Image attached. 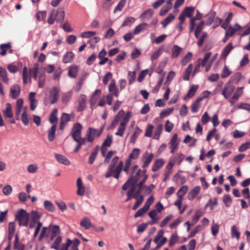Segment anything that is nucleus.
<instances>
[{
	"mask_svg": "<svg viewBox=\"0 0 250 250\" xmlns=\"http://www.w3.org/2000/svg\"><path fill=\"white\" fill-rule=\"evenodd\" d=\"M65 17V12L62 8H59L56 11L54 9L51 11L49 14L47 22L49 24H52L54 23V21L58 22H62Z\"/></svg>",
	"mask_w": 250,
	"mask_h": 250,
	"instance_id": "obj_1",
	"label": "nucleus"
},
{
	"mask_svg": "<svg viewBox=\"0 0 250 250\" xmlns=\"http://www.w3.org/2000/svg\"><path fill=\"white\" fill-rule=\"evenodd\" d=\"M15 219L20 226L27 227L30 219V214L25 210L21 209L15 214Z\"/></svg>",
	"mask_w": 250,
	"mask_h": 250,
	"instance_id": "obj_2",
	"label": "nucleus"
},
{
	"mask_svg": "<svg viewBox=\"0 0 250 250\" xmlns=\"http://www.w3.org/2000/svg\"><path fill=\"white\" fill-rule=\"evenodd\" d=\"M60 89L56 86L52 87L49 90V95L44 98V104L47 105L48 104H54L59 98Z\"/></svg>",
	"mask_w": 250,
	"mask_h": 250,
	"instance_id": "obj_3",
	"label": "nucleus"
},
{
	"mask_svg": "<svg viewBox=\"0 0 250 250\" xmlns=\"http://www.w3.org/2000/svg\"><path fill=\"white\" fill-rule=\"evenodd\" d=\"M131 113L130 112H128L126 113L125 115L124 116L120 123L118 131L115 133L116 135L120 137L123 136L125 130V126L128 122L131 117Z\"/></svg>",
	"mask_w": 250,
	"mask_h": 250,
	"instance_id": "obj_4",
	"label": "nucleus"
},
{
	"mask_svg": "<svg viewBox=\"0 0 250 250\" xmlns=\"http://www.w3.org/2000/svg\"><path fill=\"white\" fill-rule=\"evenodd\" d=\"M103 132V128H101L99 130L97 129L89 127L85 134V138L87 142L92 143L94 140L95 137H99L101 136Z\"/></svg>",
	"mask_w": 250,
	"mask_h": 250,
	"instance_id": "obj_5",
	"label": "nucleus"
},
{
	"mask_svg": "<svg viewBox=\"0 0 250 250\" xmlns=\"http://www.w3.org/2000/svg\"><path fill=\"white\" fill-rule=\"evenodd\" d=\"M3 114L5 119H8V121L11 124H14L15 123L13 119V113L12 111V105L9 103H7L5 104V109L2 111Z\"/></svg>",
	"mask_w": 250,
	"mask_h": 250,
	"instance_id": "obj_6",
	"label": "nucleus"
},
{
	"mask_svg": "<svg viewBox=\"0 0 250 250\" xmlns=\"http://www.w3.org/2000/svg\"><path fill=\"white\" fill-rule=\"evenodd\" d=\"M82 128L83 126L79 123L74 124L71 130V135L73 139L82 138Z\"/></svg>",
	"mask_w": 250,
	"mask_h": 250,
	"instance_id": "obj_7",
	"label": "nucleus"
},
{
	"mask_svg": "<svg viewBox=\"0 0 250 250\" xmlns=\"http://www.w3.org/2000/svg\"><path fill=\"white\" fill-rule=\"evenodd\" d=\"M235 87L233 85L230 84H226L222 91V94L225 99H227L230 97Z\"/></svg>",
	"mask_w": 250,
	"mask_h": 250,
	"instance_id": "obj_8",
	"label": "nucleus"
},
{
	"mask_svg": "<svg viewBox=\"0 0 250 250\" xmlns=\"http://www.w3.org/2000/svg\"><path fill=\"white\" fill-rule=\"evenodd\" d=\"M119 160V157L118 156H116L113 158L111 161V164H110L108 167V171L105 175V177L106 178H109L111 176H113L114 173V168L117 163H118Z\"/></svg>",
	"mask_w": 250,
	"mask_h": 250,
	"instance_id": "obj_9",
	"label": "nucleus"
},
{
	"mask_svg": "<svg viewBox=\"0 0 250 250\" xmlns=\"http://www.w3.org/2000/svg\"><path fill=\"white\" fill-rule=\"evenodd\" d=\"M108 90L110 92L109 94H112L113 96H115L118 97L119 94V91L118 88L116 86V82L114 80H112L108 86Z\"/></svg>",
	"mask_w": 250,
	"mask_h": 250,
	"instance_id": "obj_10",
	"label": "nucleus"
},
{
	"mask_svg": "<svg viewBox=\"0 0 250 250\" xmlns=\"http://www.w3.org/2000/svg\"><path fill=\"white\" fill-rule=\"evenodd\" d=\"M51 232L50 240H53L55 237H57L60 233V227L58 225H50L49 227Z\"/></svg>",
	"mask_w": 250,
	"mask_h": 250,
	"instance_id": "obj_11",
	"label": "nucleus"
},
{
	"mask_svg": "<svg viewBox=\"0 0 250 250\" xmlns=\"http://www.w3.org/2000/svg\"><path fill=\"white\" fill-rule=\"evenodd\" d=\"M243 87H238L236 91L232 96V98L229 100V102L230 103L231 105H233L236 100H237L238 98L241 96V95L243 93Z\"/></svg>",
	"mask_w": 250,
	"mask_h": 250,
	"instance_id": "obj_12",
	"label": "nucleus"
},
{
	"mask_svg": "<svg viewBox=\"0 0 250 250\" xmlns=\"http://www.w3.org/2000/svg\"><path fill=\"white\" fill-rule=\"evenodd\" d=\"M20 87L19 85L15 84L13 85L10 88V94L13 99L17 98L20 93Z\"/></svg>",
	"mask_w": 250,
	"mask_h": 250,
	"instance_id": "obj_13",
	"label": "nucleus"
},
{
	"mask_svg": "<svg viewBox=\"0 0 250 250\" xmlns=\"http://www.w3.org/2000/svg\"><path fill=\"white\" fill-rule=\"evenodd\" d=\"M80 225L85 229H88L92 226V224L88 217H83L80 223Z\"/></svg>",
	"mask_w": 250,
	"mask_h": 250,
	"instance_id": "obj_14",
	"label": "nucleus"
},
{
	"mask_svg": "<svg viewBox=\"0 0 250 250\" xmlns=\"http://www.w3.org/2000/svg\"><path fill=\"white\" fill-rule=\"evenodd\" d=\"M86 97L84 95H80L79 99L78 111H81L84 109L86 105Z\"/></svg>",
	"mask_w": 250,
	"mask_h": 250,
	"instance_id": "obj_15",
	"label": "nucleus"
},
{
	"mask_svg": "<svg viewBox=\"0 0 250 250\" xmlns=\"http://www.w3.org/2000/svg\"><path fill=\"white\" fill-rule=\"evenodd\" d=\"M141 171V169L137 170L135 175H132L128 179V182H130L131 183V187L135 186V189L136 188V184L138 179H139Z\"/></svg>",
	"mask_w": 250,
	"mask_h": 250,
	"instance_id": "obj_16",
	"label": "nucleus"
},
{
	"mask_svg": "<svg viewBox=\"0 0 250 250\" xmlns=\"http://www.w3.org/2000/svg\"><path fill=\"white\" fill-rule=\"evenodd\" d=\"M77 187L78 188L77 194L80 196H83L84 193L85 189L82 180L80 178H78L77 180Z\"/></svg>",
	"mask_w": 250,
	"mask_h": 250,
	"instance_id": "obj_17",
	"label": "nucleus"
},
{
	"mask_svg": "<svg viewBox=\"0 0 250 250\" xmlns=\"http://www.w3.org/2000/svg\"><path fill=\"white\" fill-rule=\"evenodd\" d=\"M216 13L214 11H210L205 17L207 18L206 24L210 25L215 20Z\"/></svg>",
	"mask_w": 250,
	"mask_h": 250,
	"instance_id": "obj_18",
	"label": "nucleus"
},
{
	"mask_svg": "<svg viewBox=\"0 0 250 250\" xmlns=\"http://www.w3.org/2000/svg\"><path fill=\"white\" fill-rule=\"evenodd\" d=\"M57 128V125H53L49 129L47 133V138L50 142H52L55 137V133Z\"/></svg>",
	"mask_w": 250,
	"mask_h": 250,
	"instance_id": "obj_19",
	"label": "nucleus"
},
{
	"mask_svg": "<svg viewBox=\"0 0 250 250\" xmlns=\"http://www.w3.org/2000/svg\"><path fill=\"white\" fill-rule=\"evenodd\" d=\"M15 232V225L14 222H10L8 225V236L9 241H11Z\"/></svg>",
	"mask_w": 250,
	"mask_h": 250,
	"instance_id": "obj_20",
	"label": "nucleus"
},
{
	"mask_svg": "<svg viewBox=\"0 0 250 250\" xmlns=\"http://www.w3.org/2000/svg\"><path fill=\"white\" fill-rule=\"evenodd\" d=\"M233 48V46L231 43L228 44L223 50L221 54V57L223 59H225Z\"/></svg>",
	"mask_w": 250,
	"mask_h": 250,
	"instance_id": "obj_21",
	"label": "nucleus"
},
{
	"mask_svg": "<svg viewBox=\"0 0 250 250\" xmlns=\"http://www.w3.org/2000/svg\"><path fill=\"white\" fill-rule=\"evenodd\" d=\"M55 158L59 163L65 166H68L70 164L69 160L66 157L62 155L56 154H55Z\"/></svg>",
	"mask_w": 250,
	"mask_h": 250,
	"instance_id": "obj_22",
	"label": "nucleus"
},
{
	"mask_svg": "<svg viewBox=\"0 0 250 250\" xmlns=\"http://www.w3.org/2000/svg\"><path fill=\"white\" fill-rule=\"evenodd\" d=\"M75 55L72 52H67L63 57L62 62L64 63L71 62L74 58Z\"/></svg>",
	"mask_w": 250,
	"mask_h": 250,
	"instance_id": "obj_23",
	"label": "nucleus"
},
{
	"mask_svg": "<svg viewBox=\"0 0 250 250\" xmlns=\"http://www.w3.org/2000/svg\"><path fill=\"white\" fill-rule=\"evenodd\" d=\"M203 100V98H198L192 104L191 111L193 113L198 112L199 108L201 106V102Z\"/></svg>",
	"mask_w": 250,
	"mask_h": 250,
	"instance_id": "obj_24",
	"label": "nucleus"
},
{
	"mask_svg": "<svg viewBox=\"0 0 250 250\" xmlns=\"http://www.w3.org/2000/svg\"><path fill=\"white\" fill-rule=\"evenodd\" d=\"M183 51V48L179 47L177 45H175L172 48V52L171 57L172 58H177L181 52Z\"/></svg>",
	"mask_w": 250,
	"mask_h": 250,
	"instance_id": "obj_25",
	"label": "nucleus"
},
{
	"mask_svg": "<svg viewBox=\"0 0 250 250\" xmlns=\"http://www.w3.org/2000/svg\"><path fill=\"white\" fill-rule=\"evenodd\" d=\"M211 55V52L206 53L203 59L199 58L197 60L196 63H200L201 66L204 67L206 65Z\"/></svg>",
	"mask_w": 250,
	"mask_h": 250,
	"instance_id": "obj_26",
	"label": "nucleus"
},
{
	"mask_svg": "<svg viewBox=\"0 0 250 250\" xmlns=\"http://www.w3.org/2000/svg\"><path fill=\"white\" fill-rule=\"evenodd\" d=\"M200 191V187L196 186L192 189L188 194V198L189 200H193L199 193Z\"/></svg>",
	"mask_w": 250,
	"mask_h": 250,
	"instance_id": "obj_27",
	"label": "nucleus"
},
{
	"mask_svg": "<svg viewBox=\"0 0 250 250\" xmlns=\"http://www.w3.org/2000/svg\"><path fill=\"white\" fill-rule=\"evenodd\" d=\"M141 132L142 130H141L138 126H137L135 128V129L132 135L130 137V142L132 144H135L137 138Z\"/></svg>",
	"mask_w": 250,
	"mask_h": 250,
	"instance_id": "obj_28",
	"label": "nucleus"
},
{
	"mask_svg": "<svg viewBox=\"0 0 250 250\" xmlns=\"http://www.w3.org/2000/svg\"><path fill=\"white\" fill-rule=\"evenodd\" d=\"M43 206L45 209L50 212H54L55 208L53 203L48 200H45L43 202Z\"/></svg>",
	"mask_w": 250,
	"mask_h": 250,
	"instance_id": "obj_29",
	"label": "nucleus"
},
{
	"mask_svg": "<svg viewBox=\"0 0 250 250\" xmlns=\"http://www.w3.org/2000/svg\"><path fill=\"white\" fill-rule=\"evenodd\" d=\"M0 77L5 83H8L9 78L7 76V72L4 68L1 67H0Z\"/></svg>",
	"mask_w": 250,
	"mask_h": 250,
	"instance_id": "obj_30",
	"label": "nucleus"
},
{
	"mask_svg": "<svg viewBox=\"0 0 250 250\" xmlns=\"http://www.w3.org/2000/svg\"><path fill=\"white\" fill-rule=\"evenodd\" d=\"M123 163L121 161L119 164L118 165L117 167L114 169V174H113V176L118 179L120 176V173L123 169Z\"/></svg>",
	"mask_w": 250,
	"mask_h": 250,
	"instance_id": "obj_31",
	"label": "nucleus"
},
{
	"mask_svg": "<svg viewBox=\"0 0 250 250\" xmlns=\"http://www.w3.org/2000/svg\"><path fill=\"white\" fill-rule=\"evenodd\" d=\"M164 164V161L162 159L157 160L154 163L152 167V170L153 171H157L161 167L163 166Z\"/></svg>",
	"mask_w": 250,
	"mask_h": 250,
	"instance_id": "obj_32",
	"label": "nucleus"
},
{
	"mask_svg": "<svg viewBox=\"0 0 250 250\" xmlns=\"http://www.w3.org/2000/svg\"><path fill=\"white\" fill-rule=\"evenodd\" d=\"M195 10V7L193 6H189L186 7L183 11V13L185 16L187 17L190 18L192 16L194 11Z\"/></svg>",
	"mask_w": 250,
	"mask_h": 250,
	"instance_id": "obj_33",
	"label": "nucleus"
},
{
	"mask_svg": "<svg viewBox=\"0 0 250 250\" xmlns=\"http://www.w3.org/2000/svg\"><path fill=\"white\" fill-rule=\"evenodd\" d=\"M99 149V147L98 146H97L94 148V149L92 152V153H91V154L89 156V160H88V162H89V164L91 165L94 163L95 160L96 158L97 155L98 154Z\"/></svg>",
	"mask_w": 250,
	"mask_h": 250,
	"instance_id": "obj_34",
	"label": "nucleus"
},
{
	"mask_svg": "<svg viewBox=\"0 0 250 250\" xmlns=\"http://www.w3.org/2000/svg\"><path fill=\"white\" fill-rule=\"evenodd\" d=\"M147 24L146 23H143L140 24L137 26L133 30V34L137 35L140 33L141 32L146 29Z\"/></svg>",
	"mask_w": 250,
	"mask_h": 250,
	"instance_id": "obj_35",
	"label": "nucleus"
},
{
	"mask_svg": "<svg viewBox=\"0 0 250 250\" xmlns=\"http://www.w3.org/2000/svg\"><path fill=\"white\" fill-rule=\"evenodd\" d=\"M153 13V11L149 9L144 11L140 18L142 20H149L152 17Z\"/></svg>",
	"mask_w": 250,
	"mask_h": 250,
	"instance_id": "obj_36",
	"label": "nucleus"
},
{
	"mask_svg": "<svg viewBox=\"0 0 250 250\" xmlns=\"http://www.w3.org/2000/svg\"><path fill=\"white\" fill-rule=\"evenodd\" d=\"M203 214V211L202 209H198L197 210L194 215L192 217V220L191 221V225L195 224L198 221L200 217L202 216Z\"/></svg>",
	"mask_w": 250,
	"mask_h": 250,
	"instance_id": "obj_37",
	"label": "nucleus"
},
{
	"mask_svg": "<svg viewBox=\"0 0 250 250\" xmlns=\"http://www.w3.org/2000/svg\"><path fill=\"white\" fill-rule=\"evenodd\" d=\"M42 213L37 211H32L30 215V218L31 217V220L38 222H40L39 219L41 217Z\"/></svg>",
	"mask_w": 250,
	"mask_h": 250,
	"instance_id": "obj_38",
	"label": "nucleus"
},
{
	"mask_svg": "<svg viewBox=\"0 0 250 250\" xmlns=\"http://www.w3.org/2000/svg\"><path fill=\"white\" fill-rule=\"evenodd\" d=\"M74 141H75L77 143V146L75 149H74V152H77L81 146L83 145H84L85 144V142L86 140V139L85 138H77L73 139Z\"/></svg>",
	"mask_w": 250,
	"mask_h": 250,
	"instance_id": "obj_39",
	"label": "nucleus"
},
{
	"mask_svg": "<svg viewBox=\"0 0 250 250\" xmlns=\"http://www.w3.org/2000/svg\"><path fill=\"white\" fill-rule=\"evenodd\" d=\"M62 241V236L58 235L55 239L53 244L51 247V249L55 250H59L60 248V245Z\"/></svg>",
	"mask_w": 250,
	"mask_h": 250,
	"instance_id": "obj_40",
	"label": "nucleus"
},
{
	"mask_svg": "<svg viewBox=\"0 0 250 250\" xmlns=\"http://www.w3.org/2000/svg\"><path fill=\"white\" fill-rule=\"evenodd\" d=\"M146 155L147 156L145 157V160L144 164L142 166V167L143 168H145L149 165V164L150 163V162L152 160L153 156H154L153 154L152 153H150V154H148L147 153V152L146 153Z\"/></svg>",
	"mask_w": 250,
	"mask_h": 250,
	"instance_id": "obj_41",
	"label": "nucleus"
},
{
	"mask_svg": "<svg viewBox=\"0 0 250 250\" xmlns=\"http://www.w3.org/2000/svg\"><path fill=\"white\" fill-rule=\"evenodd\" d=\"M231 235L232 238L235 237L237 240H238L240 238V233L235 225H233L231 227Z\"/></svg>",
	"mask_w": 250,
	"mask_h": 250,
	"instance_id": "obj_42",
	"label": "nucleus"
},
{
	"mask_svg": "<svg viewBox=\"0 0 250 250\" xmlns=\"http://www.w3.org/2000/svg\"><path fill=\"white\" fill-rule=\"evenodd\" d=\"M163 126L162 125H159L155 128L153 139L159 140L162 132Z\"/></svg>",
	"mask_w": 250,
	"mask_h": 250,
	"instance_id": "obj_43",
	"label": "nucleus"
},
{
	"mask_svg": "<svg viewBox=\"0 0 250 250\" xmlns=\"http://www.w3.org/2000/svg\"><path fill=\"white\" fill-rule=\"evenodd\" d=\"M175 15L172 14H169L168 16L164 20V21L162 22V24L163 27L165 28L168 24H169L175 19Z\"/></svg>",
	"mask_w": 250,
	"mask_h": 250,
	"instance_id": "obj_44",
	"label": "nucleus"
},
{
	"mask_svg": "<svg viewBox=\"0 0 250 250\" xmlns=\"http://www.w3.org/2000/svg\"><path fill=\"white\" fill-rule=\"evenodd\" d=\"M193 68V65L192 64H190L188 65V67L187 68L185 73L183 76V79L185 81H188L189 79V76L191 74Z\"/></svg>",
	"mask_w": 250,
	"mask_h": 250,
	"instance_id": "obj_45",
	"label": "nucleus"
},
{
	"mask_svg": "<svg viewBox=\"0 0 250 250\" xmlns=\"http://www.w3.org/2000/svg\"><path fill=\"white\" fill-rule=\"evenodd\" d=\"M27 107L26 106L24 107L23 111L22 114L21 118V120L23 124L25 125H27L29 123L28 115H27Z\"/></svg>",
	"mask_w": 250,
	"mask_h": 250,
	"instance_id": "obj_46",
	"label": "nucleus"
},
{
	"mask_svg": "<svg viewBox=\"0 0 250 250\" xmlns=\"http://www.w3.org/2000/svg\"><path fill=\"white\" fill-rule=\"evenodd\" d=\"M11 48V45L10 43H5L2 44L0 46V49L1 50V52H0V55L1 56H4L6 54L7 51Z\"/></svg>",
	"mask_w": 250,
	"mask_h": 250,
	"instance_id": "obj_47",
	"label": "nucleus"
},
{
	"mask_svg": "<svg viewBox=\"0 0 250 250\" xmlns=\"http://www.w3.org/2000/svg\"><path fill=\"white\" fill-rule=\"evenodd\" d=\"M198 88V85H192V86H191L186 97L188 98H190L192 97L195 94Z\"/></svg>",
	"mask_w": 250,
	"mask_h": 250,
	"instance_id": "obj_48",
	"label": "nucleus"
},
{
	"mask_svg": "<svg viewBox=\"0 0 250 250\" xmlns=\"http://www.w3.org/2000/svg\"><path fill=\"white\" fill-rule=\"evenodd\" d=\"M135 186L131 187V188L127 192V197L125 200V202H127L132 198H137L136 195H134V193L135 192Z\"/></svg>",
	"mask_w": 250,
	"mask_h": 250,
	"instance_id": "obj_49",
	"label": "nucleus"
},
{
	"mask_svg": "<svg viewBox=\"0 0 250 250\" xmlns=\"http://www.w3.org/2000/svg\"><path fill=\"white\" fill-rule=\"evenodd\" d=\"M188 190V187L184 186L182 187L178 191L177 193V196L178 197L183 199V197L185 194L187 192Z\"/></svg>",
	"mask_w": 250,
	"mask_h": 250,
	"instance_id": "obj_50",
	"label": "nucleus"
},
{
	"mask_svg": "<svg viewBox=\"0 0 250 250\" xmlns=\"http://www.w3.org/2000/svg\"><path fill=\"white\" fill-rule=\"evenodd\" d=\"M135 199H136V201L132 207L133 210H136L138 207L143 203L144 199V195H141L139 196H137V198Z\"/></svg>",
	"mask_w": 250,
	"mask_h": 250,
	"instance_id": "obj_51",
	"label": "nucleus"
},
{
	"mask_svg": "<svg viewBox=\"0 0 250 250\" xmlns=\"http://www.w3.org/2000/svg\"><path fill=\"white\" fill-rule=\"evenodd\" d=\"M179 142L178 140L177 135L175 134L173 135L171 140L169 142V145L171 147H178Z\"/></svg>",
	"mask_w": 250,
	"mask_h": 250,
	"instance_id": "obj_52",
	"label": "nucleus"
},
{
	"mask_svg": "<svg viewBox=\"0 0 250 250\" xmlns=\"http://www.w3.org/2000/svg\"><path fill=\"white\" fill-rule=\"evenodd\" d=\"M158 212L156 210H151L148 213V215L152 220V223L157 222L159 218L158 217Z\"/></svg>",
	"mask_w": 250,
	"mask_h": 250,
	"instance_id": "obj_53",
	"label": "nucleus"
},
{
	"mask_svg": "<svg viewBox=\"0 0 250 250\" xmlns=\"http://www.w3.org/2000/svg\"><path fill=\"white\" fill-rule=\"evenodd\" d=\"M78 72V67L77 66H71L68 70V76L72 78H75Z\"/></svg>",
	"mask_w": 250,
	"mask_h": 250,
	"instance_id": "obj_54",
	"label": "nucleus"
},
{
	"mask_svg": "<svg viewBox=\"0 0 250 250\" xmlns=\"http://www.w3.org/2000/svg\"><path fill=\"white\" fill-rule=\"evenodd\" d=\"M192 54L191 52H188L182 59L181 63L183 65H186L191 59Z\"/></svg>",
	"mask_w": 250,
	"mask_h": 250,
	"instance_id": "obj_55",
	"label": "nucleus"
},
{
	"mask_svg": "<svg viewBox=\"0 0 250 250\" xmlns=\"http://www.w3.org/2000/svg\"><path fill=\"white\" fill-rule=\"evenodd\" d=\"M113 141V138L111 135L108 134L107 135L106 139L104 141L102 146L103 147H105L107 148L109 147L111 145Z\"/></svg>",
	"mask_w": 250,
	"mask_h": 250,
	"instance_id": "obj_56",
	"label": "nucleus"
},
{
	"mask_svg": "<svg viewBox=\"0 0 250 250\" xmlns=\"http://www.w3.org/2000/svg\"><path fill=\"white\" fill-rule=\"evenodd\" d=\"M128 84L131 85L134 82L136 79V73L135 71H129L127 75Z\"/></svg>",
	"mask_w": 250,
	"mask_h": 250,
	"instance_id": "obj_57",
	"label": "nucleus"
},
{
	"mask_svg": "<svg viewBox=\"0 0 250 250\" xmlns=\"http://www.w3.org/2000/svg\"><path fill=\"white\" fill-rule=\"evenodd\" d=\"M57 112H58V110L56 108L54 109L53 110V111H52L51 114L50 115V118H49V121L51 123L53 124L55 122H57V120H58Z\"/></svg>",
	"mask_w": 250,
	"mask_h": 250,
	"instance_id": "obj_58",
	"label": "nucleus"
},
{
	"mask_svg": "<svg viewBox=\"0 0 250 250\" xmlns=\"http://www.w3.org/2000/svg\"><path fill=\"white\" fill-rule=\"evenodd\" d=\"M173 216L172 214H169L166 216L161 222L160 226L161 228L164 227L172 219Z\"/></svg>",
	"mask_w": 250,
	"mask_h": 250,
	"instance_id": "obj_59",
	"label": "nucleus"
},
{
	"mask_svg": "<svg viewBox=\"0 0 250 250\" xmlns=\"http://www.w3.org/2000/svg\"><path fill=\"white\" fill-rule=\"evenodd\" d=\"M71 96L72 93L71 92L63 93L62 99V103L65 104H67L71 99Z\"/></svg>",
	"mask_w": 250,
	"mask_h": 250,
	"instance_id": "obj_60",
	"label": "nucleus"
},
{
	"mask_svg": "<svg viewBox=\"0 0 250 250\" xmlns=\"http://www.w3.org/2000/svg\"><path fill=\"white\" fill-rule=\"evenodd\" d=\"M46 16L45 11H39L36 14V18L38 21H44Z\"/></svg>",
	"mask_w": 250,
	"mask_h": 250,
	"instance_id": "obj_61",
	"label": "nucleus"
},
{
	"mask_svg": "<svg viewBox=\"0 0 250 250\" xmlns=\"http://www.w3.org/2000/svg\"><path fill=\"white\" fill-rule=\"evenodd\" d=\"M174 110L173 108H169L167 109L163 110L160 114V117L163 118L165 117L168 116Z\"/></svg>",
	"mask_w": 250,
	"mask_h": 250,
	"instance_id": "obj_62",
	"label": "nucleus"
},
{
	"mask_svg": "<svg viewBox=\"0 0 250 250\" xmlns=\"http://www.w3.org/2000/svg\"><path fill=\"white\" fill-rule=\"evenodd\" d=\"M96 34V32L94 31H88L82 32L81 37L83 38H89L92 37Z\"/></svg>",
	"mask_w": 250,
	"mask_h": 250,
	"instance_id": "obj_63",
	"label": "nucleus"
},
{
	"mask_svg": "<svg viewBox=\"0 0 250 250\" xmlns=\"http://www.w3.org/2000/svg\"><path fill=\"white\" fill-rule=\"evenodd\" d=\"M38 167L37 164H30L27 167V171L30 173H34L37 172Z\"/></svg>",
	"mask_w": 250,
	"mask_h": 250,
	"instance_id": "obj_64",
	"label": "nucleus"
}]
</instances>
